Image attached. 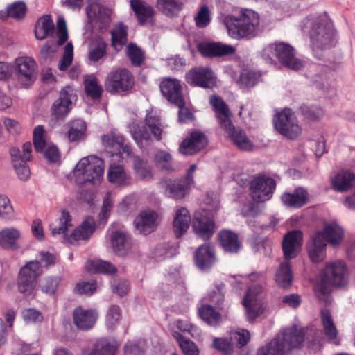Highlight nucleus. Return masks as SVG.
<instances>
[{
	"instance_id": "nucleus-1",
	"label": "nucleus",
	"mask_w": 355,
	"mask_h": 355,
	"mask_svg": "<svg viewBox=\"0 0 355 355\" xmlns=\"http://www.w3.org/2000/svg\"><path fill=\"white\" fill-rule=\"evenodd\" d=\"M259 16L254 10L241 8L237 15H228L224 24L229 35L233 39H252L259 32Z\"/></svg>"
},
{
	"instance_id": "nucleus-2",
	"label": "nucleus",
	"mask_w": 355,
	"mask_h": 355,
	"mask_svg": "<svg viewBox=\"0 0 355 355\" xmlns=\"http://www.w3.org/2000/svg\"><path fill=\"white\" fill-rule=\"evenodd\" d=\"M304 340L303 330L294 325L281 331L275 338L260 347L257 355H284L293 349L300 347Z\"/></svg>"
},
{
	"instance_id": "nucleus-3",
	"label": "nucleus",
	"mask_w": 355,
	"mask_h": 355,
	"mask_svg": "<svg viewBox=\"0 0 355 355\" xmlns=\"http://www.w3.org/2000/svg\"><path fill=\"white\" fill-rule=\"evenodd\" d=\"M104 171L103 161L96 156H89L81 159L74 171L75 182L80 186L87 183L99 182Z\"/></svg>"
},
{
	"instance_id": "nucleus-4",
	"label": "nucleus",
	"mask_w": 355,
	"mask_h": 355,
	"mask_svg": "<svg viewBox=\"0 0 355 355\" xmlns=\"http://www.w3.org/2000/svg\"><path fill=\"white\" fill-rule=\"evenodd\" d=\"M135 85L133 73L125 68L110 71L105 80V88L111 94L125 96L132 92Z\"/></svg>"
},
{
	"instance_id": "nucleus-5",
	"label": "nucleus",
	"mask_w": 355,
	"mask_h": 355,
	"mask_svg": "<svg viewBox=\"0 0 355 355\" xmlns=\"http://www.w3.org/2000/svg\"><path fill=\"white\" fill-rule=\"evenodd\" d=\"M43 273L41 263L37 261H30L22 266L17 279V286L19 293L26 297L34 294L36 283Z\"/></svg>"
},
{
	"instance_id": "nucleus-6",
	"label": "nucleus",
	"mask_w": 355,
	"mask_h": 355,
	"mask_svg": "<svg viewBox=\"0 0 355 355\" xmlns=\"http://www.w3.org/2000/svg\"><path fill=\"white\" fill-rule=\"evenodd\" d=\"M313 51L329 49L335 45V33L331 26L320 19H316L309 31Z\"/></svg>"
},
{
	"instance_id": "nucleus-7",
	"label": "nucleus",
	"mask_w": 355,
	"mask_h": 355,
	"mask_svg": "<svg viewBox=\"0 0 355 355\" xmlns=\"http://www.w3.org/2000/svg\"><path fill=\"white\" fill-rule=\"evenodd\" d=\"M196 168V164H193L189 166L184 178L166 180V195L175 200L183 199L189 195L195 182L193 173Z\"/></svg>"
},
{
	"instance_id": "nucleus-8",
	"label": "nucleus",
	"mask_w": 355,
	"mask_h": 355,
	"mask_svg": "<svg viewBox=\"0 0 355 355\" xmlns=\"http://www.w3.org/2000/svg\"><path fill=\"white\" fill-rule=\"evenodd\" d=\"M275 128L282 135L293 139L302 132L301 127L291 109H284L273 119Z\"/></svg>"
},
{
	"instance_id": "nucleus-9",
	"label": "nucleus",
	"mask_w": 355,
	"mask_h": 355,
	"mask_svg": "<svg viewBox=\"0 0 355 355\" xmlns=\"http://www.w3.org/2000/svg\"><path fill=\"white\" fill-rule=\"evenodd\" d=\"M276 189V182L272 178L258 175L250 184V194L254 201L263 202L270 200Z\"/></svg>"
},
{
	"instance_id": "nucleus-10",
	"label": "nucleus",
	"mask_w": 355,
	"mask_h": 355,
	"mask_svg": "<svg viewBox=\"0 0 355 355\" xmlns=\"http://www.w3.org/2000/svg\"><path fill=\"white\" fill-rule=\"evenodd\" d=\"M77 101V94L71 87H64L60 92L59 98L53 103L52 114L57 120H64Z\"/></svg>"
},
{
	"instance_id": "nucleus-11",
	"label": "nucleus",
	"mask_w": 355,
	"mask_h": 355,
	"mask_svg": "<svg viewBox=\"0 0 355 355\" xmlns=\"http://www.w3.org/2000/svg\"><path fill=\"white\" fill-rule=\"evenodd\" d=\"M32 144L26 142L23 145V155L19 148H12L10 150L12 162L15 171L21 180L28 179L31 172L26 162L31 158Z\"/></svg>"
},
{
	"instance_id": "nucleus-12",
	"label": "nucleus",
	"mask_w": 355,
	"mask_h": 355,
	"mask_svg": "<svg viewBox=\"0 0 355 355\" xmlns=\"http://www.w3.org/2000/svg\"><path fill=\"white\" fill-rule=\"evenodd\" d=\"M263 291V287L257 284L248 288L243 300V304L246 310L248 321L252 322L263 312V308L261 305L259 299V295Z\"/></svg>"
},
{
	"instance_id": "nucleus-13",
	"label": "nucleus",
	"mask_w": 355,
	"mask_h": 355,
	"mask_svg": "<svg viewBox=\"0 0 355 355\" xmlns=\"http://www.w3.org/2000/svg\"><path fill=\"white\" fill-rule=\"evenodd\" d=\"M187 83L192 86L213 88L216 85V78L213 71L206 67H195L185 75Z\"/></svg>"
},
{
	"instance_id": "nucleus-14",
	"label": "nucleus",
	"mask_w": 355,
	"mask_h": 355,
	"mask_svg": "<svg viewBox=\"0 0 355 355\" xmlns=\"http://www.w3.org/2000/svg\"><path fill=\"white\" fill-rule=\"evenodd\" d=\"M348 279V270L343 261H337L326 266L324 280L336 287L345 285Z\"/></svg>"
},
{
	"instance_id": "nucleus-15",
	"label": "nucleus",
	"mask_w": 355,
	"mask_h": 355,
	"mask_svg": "<svg viewBox=\"0 0 355 355\" xmlns=\"http://www.w3.org/2000/svg\"><path fill=\"white\" fill-rule=\"evenodd\" d=\"M101 139L103 146L110 150L112 155L121 156L125 154L128 157L132 156L131 146L124 144L125 138L116 131L112 130L109 134L103 135Z\"/></svg>"
},
{
	"instance_id": "nucleus-16",
	"label": "nucleus",
	"mask_w": 355,
	"mask_h": 355,
	"mask_svg": "<svg viewBox=\"0 0 355 355\" xmlns=\"http://www.w3.org/2000/svg\"><path fill=\"white\" fill-rule=\"evenodd\" d=\"M276 58L290 69L298 71L304 67L303 62L295 57V49L285 42H277Z\"/></svg>"
},
{
	"instance_id": "nucleus-17",
	"label": "nucleus",
	"mask_w": 355,
	"mask_h": 355,
	"mask_svg": "<svg viewBox=\"0 0 355 355\" xmlns=\"http://www.w3.org/2000/svg\"><path fill=\"white\" fill-rule=\"evenodd\" d=\"M302 242L303 234L300 230H291L284 236L282 248L285 260L289 261L297 256Z\"/></svg>"
},
{
	"instance_id": "nucleus-18",
	"label": "nucleus",
	"mask_w": 355,
	"mask_h": 355,
	"mask_svg": "<svg viewBox=\"0 0 355 355\" xmlns=\"http://www.w3.org/2000/svg\"><path fill=\"white\" fill-rule=\"evenodd\" d=\"M207 144L208 140L204 133L193 131L182 141L179 151L185 155H193L205 148Z\"/></svg>"
},
{
	"instance_id": "nucleus-19",
	"label": "nucleus",
	"mask_w": 355,
	"mask_h": 355,
	"mask_svg": "<svg viewBox=\"0 0 355 355\" xmlns=\"http://www.w3.org/2000/svg\"><path fill=\"white\" fill-rule=\"evenodd\" d=\"M159 88L162 96L171 104L180 103L184 98L182 85L177 78H164L159 83Z\"/></svg>"
},
{
	"instance_id": "nucleus-20",
	"label": "nucleus",
	"mask_w": 355,
	"mask_h": 355,
	"mask_svg": "<svg viewBox=\"0 0 355 355\" xmlns=\"http://www.w3.org/2000/svg\"><path fill=\"white\" fill-rule=\"evenodd\" d=\"M192 226L197 234L204 240L210 239L214 234V219L205 211H196L194 214Z\"/></svg>"
},
{
	"instance_id": "nucleus-21",
	"label": "nucleus",
	"mask_w": 355,
	"mask_h": 355,
	"mask_svg": "<svg viewBox=\"0 0 355 355\" xmlns=\"http://www.w3.org/2000/svg\"><path fill=\"white\" fill-rule=\"evenodd\" d=\"M18 70V80L21 85L27 87L36 79V62L30 57H22L16 60Z\"/></svg>"
},
{
	"instance_id": "nucleus-22",
	"label": "nucleus",
	"mask_w": 355,
	"mask_h": 355,
	"mask_svg": "<svg viewBox=\"0 0 355 355\" xmlns=\"http://www.w3.org/2000/svg\"><path fill=\"white\" fill-rule=\"evenodd\" d=\"M194 261L202 271L209 270L216 262L215 248L211 243L199 246L194 253Z\"/></svg>"
},
{
	"instance_id": "nucleus-23",
	"label": "nucleus",
	"mask_w": 355,
	"mask_h": 355,
	"mask_svg": "<svg viewBox=\"0 0 355 355\" xmlns=\"http://www.w3.org/2000/svg\"><path fill=\"white\" fill-rule=\"evenodd\" d=\"M86 13L90 23L99 22L101 28H106L110 21V10L97 1H91L86 7Z\"/></svg>"
},
{
	"instance_id": "nucleus-24",
	"label": "nucleus",
	"mask_w": 355,
	"mask_h": 355,
	"mask_svg": "<svg viewBox=\"0 0 355 355\" xmlns=\"http://www.w3.org/2000/svg\"><path fill=\"white\" fill-rule=\"evenodd\" d=\"M306 250L309 259L313 263H319L326 257L327 243L321 239L320 234H315L311 236L310 241L307 243Z\"/></svg>"
},
{
	"instance_id": "nucleus-25",
	"label": "nucleus",
	"mask_w": 355,
	"mask_h": 355,
	"mask_svg": "<svg viewBox=\"0 0 355 355\" xmlns=\"http://www.w3.org/2000/svg\"><path fill=\"white\" fill-rule=\"evenodd\" d=\"M198 51L204 57L214 58L231 55L235 49L231 45L223 44L220 42L200 43L197 46Z\"/></svg>"
},
{
	"instance_id": "nucleus-26",
	"label": "nucleus",
	"mask_w": 355,
	"mask_h": 355,
	"mask_svg": "<svg viewBox=\"0 0 355 355\" xmlns=\"http://www.w3.org/2000/svg\"><path fill=\"white\" fill-rule=\"evenodd\" d=\"M209 103L213 107L216 117L221 128H228L231 125L230 117L232 113L228 105L223 99L218 96H211Z\"/></svg>"
},
{
	"instance_id": "nucleus-27",
	"label": "nucleus",
	"mask_w": 355,
	"mask_h": 355,
	"mask_svg": "<svg viewBox=\"0 0 355 355\" xmlns=\"http://www.w3.org/2000/svg\"><path fill=\"white\" fill-rule=\"evenodd\" d=\"M157 214L153 211H141L134 220L136 230L141 234L147 235L156 227Z\"/></svg>"
},
{
	"instance_id": "nucleus-28",
	"label": "nucleus",
	"mask_w": 355,
	"mask_h": 355,
	"mask_svg": "<svg viewBox=\"0 0 355 355\" xmlns=\"http://www.w3.org/2000/svg\"><path fill=\"white\" fill-rule=\"evenodd\" d=\"M96 229V222L92 216H88L67 237V241L71 244H75L80 240H87L94 233Z\"/></svg>"
},
{
	"instance_id": "nucleus-29",
	"label": "nucleus",
	"mask_w": 355,
	"mask_h": 355,
	"mask_svg": "<svg viewBox=\"0 0 355 355\" xmlns=\"http://www.w3.org/2000/svg\"><path fill=\"white\" fill-rule=\"evenodd\" d=\"M73 318L74 324L79 329L89 330L94 326L97 314L93 310H85L78 307L73 311Z\"/></svg>"
},
{
	"instance_id": "nucleus-30",
	"label": "nucleus",
	"mask_w": 355,
	"mask_h": 355,
	"mask_svg": "<svg viewBox=\"0 0 355 355\" xmlns=\"http://www.w3.org/2000/svg\"><path fill=\"white\" fill-rule=\"evenodd\" d=\"M229 135L234 144L240 150L248 151L253 148V144L248 137L244 130L234 127L231 122L228 128H222Z\"/></svg>"
},
{
	"instance_id": "nucleus-31",
	"label": "nucleus",
	"mask_w": 355,
	"mask_h": 355,
	"mask_svg": "<svg viewBox=\"0 0 355 355\" xmlns=\"http://www.w3.org/2000/svg\"><path fill=\"white\" fill-rule=\"evenodd\" d=\"M218 238L220 245L225 252L238 253L241 248L238 234L231 230H223L219 232Z\"/></svg>"
},
{
	"instance_id": "nucleus-32",
	"label": "nucleus",
	"mask_w": 355,
	"mask_h": 355,
	"mask_svg": "<svg viewBox=\"0 0 355 355\" xmlns=\"http://www.w3.org/2000/svg\"><path fill=\"white\" fill-rule=\"evenodd\" d=\"M107 179L109 182L119 187H125L131 184L132 178L128 175L122 165L111 164L108 172Z\"/></svg>"
},
{
	"instance_id": "nucleus-33",
	"label": "nucleus",
	"mask_w": 355,
	"mask_h": 355,
	"mask_svg": "<svg viewBox=\"0 0 355 355\" xmlns=\"http://www.w3.org/2000/svg\"><path fill=\"white\" fill-rule=\"evenodd\" d=\"M315 234H320L321 239L332 246L340 245L344 236L343 230L336 223L326 225L322 231H317Z\"/></svg>"
},
{
	"instance_id": "nucleus-34",
	"label": "nucleus",
	"mask_w": 355,
	"mask_h": 355,
	"mask_svg": "<svg viewBox=\"0 0 355 355\" xmlns=\"http://www.w3.org/2000/svg\"><path fill=\"white\" fill-rule=\"evenodd\" d=\"M282 201L284 205L294 208H300L306 204L309 193L303 188H297L293 193L285 192L282 195Z\"/></svg>"
},
{
	"instance_id": "nucleus-35",
	"label": "nucleus",
	"mask_w": 355,
	"mask_h": 355,
	"mask_svg": "<svg viewBox=\"0 0 355 355\" xmlns=\"http://www.w3.org/2000/svg\"><path fill=\"white\" fill-rule=\"evenodd\" d=\"M293 279V275L291 270L289 261L285 260L282 262L277 268L275 280L277 285L282 288H288L291 286Z\"/></svg>"
},
{
	"instance_id": "nucleus-36",
	"label": "nucleus",
	"mask_w": 355,
	"mask_h": 355,
	"mask_svg": "<svg viewBox=\"0 0 355 355\" xmlns=\"http://www.w3.org/2000/svg\"><path fill=\"white\" fill-rule=\"evenodd\" d=\"M55 30V26L51 15H44L37 21L34 32L37 40H42L51 35Z\"/></svg>"
},
{
	"instance_id": "nucleus-37",
	"label": "nucleus",
	"mask_w": 355,
	"mask_h": 355,
	"mask_svg": "<svg viewBox=\"0 0 355 355\" xmlns=\"http://www.w3.org/2000/svg\"><path fill=\"white\" fill-rule=\"evenodd\" d=\"M20 236V232L16 228H3L0 231V246L4 249L17 250L19 248L17 240Z\"/></svg>"
},
{
	"instance_id": "nucleus-38",
	"label": "nucleus",
	"mask_w": 355,
	"mask_h": 355,
	"mask_svg": "<svg viewBox=\"0 0 355 355\" xmlns=\"http://www.w3.org/2000/svg\"><path fill=\"white\" fill-rule=\"evenodd\" d=\"M191 221L189 211L182 207L176 211L173 221V230L176 237L182 236L188 230Z\"/></svg>"
},
{
	"instance_id": "nucleus-39",
	"label": "nucleus",
	"mask_w": 355,
	"mask_h": 355,
	"mask_svg": "<svg viewBox=\"0 0 355 355\" xmlns=\"http://www.w3.org/2000/svg\"><path fill=\"white\" fill-rule=\"evenodd\" d=\"M133 170L135 175L144 181H149L153 178L151 166L146 159H144L139 156L132 154Z\"/></svg>"
},
{
	"instance_id": "nucleus-40",
	"label": "nucleus",
	"mask_w": 355,
	"mask_h": 355,
	"mask_svg": "<svg viewBox=\"0 0 355 355\" xmlns=\"http://www.w3.org/2000/svg\"><path fill=\"white\" fill-rule=\"evenodd\" d=\"M112 46L117 52L122 50L128 42V27L123 24H119L114 29L111 31Z\"/></svg>"
},
{
	"instance_id": "nucleus-41",
	"label": "nucleus",
	"mask_w": 355,
	"mask_h": 355,
	"mask_svg": "<svg viewBox=\"0 0 355 355\" xmlns=\"http://www.w3.org/2000/svg\"><path fill=\"white\" fill-rule=\"evenodd\" d=\"M130 6L141 25H144L154 15L153 8L144 4L141 0H130Z\"/></svg>"
},
{
	"instance_id": "nucleus-42",
	"label": "nucleus",
	"mask_w": 355,
	"mask_h": 355,
	"mask_svg": "<svg viewBox=\"0 0 355 355\" xmlns=\"http://www.w3.org/2000/svg\"><path fill=\"white\" fill-rule=\"evenodd\" d=\"M87 270L90 272L101 273L104 275H114L117 268L109 261L101 259L89 260L86 264Z\"/></svg>"
},
{
	"instance_id": "nucleus-43",
	"label": "nucleus",
	"mask_w": 355,
	"mask_h": 355,
	"mask_svg": "<svg viewBox=\"0 0 355 355\" xmlns=\"http://www.w3.org/2000/svg\"><path fill=\"white\" fill-rule=\"evenodd\" d=\"M355 180V174L349 171L338 173L332 180L333 188L340 192L347 191L352 187V182Z\"/></svg>"
},
{
	"instance_id": "nucleus-44",
	"label": "nucleus",
	"mask_w": 355,
	"mask_h": 355,
	"mask_svg": "<svg viewBox=\"0 0 355 355\" xmlns=\"http://www.w3.org/2000/svg\"><path fill=\"white\" fill-rule=\"evenodd\" d=\"M107 53V44L101 37H95L89 46V59L97 62Z\"/></svg>"
},
{
	"instance_id": "nucleus-45",
	"label": "nucleus",
	"mask_w": 355,
	"mask_h": 355,
	"mask_svg": "<svg viewBox=\"0 0 355 355\" xmlns=\"http://www.w3.org/2000/svg\"><path fill=\"white\" fill-rule=\"evenodd\" d=\"M84 87L87 96L91 99L96 101L101 98L103 89L96 76H89L86 78L84 80Z\"/></svg>"
},
{
	"instance_id": "nucleus-46",
	"label": "nucleus",
	"mask_w": 355,
	"mask_h": 355,
	"mask_svg": "<svg viewBox=\"0 0 355 355\" xmlns=\"http://www.w3.org/2000/svg\"><path fill=\"white\" fill-rule=\"evenodd\" d=\"M110 241L114 252L119 255L125 254L129 248V238L124 232L119 231L112 232Z\"/></svg>"
},
{
	"instance_id": "nucleus-47",
	"label": "nucleus",
	"mask_w": 355,
	"mask_h": 355,
	"mask_svg": "<svg viewBox=\"0 0 355 355\" xmlns=\"http://www.w3.org/2000/svg\"><path fill=\"white\" fill-rule=\"evenodd\" d=\"M67 137L70 141H78L82 139L87 129L86 123L81 119L71 121L67 124Z\"/></svg>"
},
{
	"instance_id": "nucleus-48",
	"label": "nucleus",
	"mask_w": 355,
	"mask_h": 355,
	"mask_svg": "<svg viewBox=\"0 0 355 355\" xmlns=\"http://www.w3.org/2000/svg\"><path fill=\"white\" fill-rule=\"evenodd\" d=\"M321 321L327 339L329 341L336 340L338 332L329 310L323 309L321 311Z\"/></svg>"
},
{
	"instance_id": "nucleus-49",
	"label": "nucleus",
	"mask_w": 355,
	"mask_h": 355,
	"mask_svg": "<svg viewBox=\"0 0 355 355\" xmlns=\"http://www.w3.org/2000/svg\"><path fill=\"white\" fill-rule=\"evenodd\" d=\"M198 313L200 318L210 326L216 327L221 322V314L210 305H202L198 309Z\"/></svg>"
},
{
	"instance_id": "nucleus-50",
	"label": "nucleus",
	"mask_w": 355,
	"mask_h": 355,
	"mask_svg": "<svg viewBox=\"0 0 355 355\" xmlns=\"http://www.w3.org/2000/svg\"><path fill=\"white\" fill-rule=\"evenodd\" d=\"M116 349L115 342L104 338L95 344L89 355H115Z\"/></svg>"
},
{
	"instance_id": "nucleus-51",
	"label": "nucleus",
	"mask_w": 355,
	"mask_h": 355,
	"mask_svg": "<svg viewBox=\"0 0 355 355\" xmlns=\"http://www.w3.org/2000/svg\"><path fill=\"white\" fill-rule=\"evenodd\" d=\"M145 123L156 140L160 141L162 129L159 116L153 112L147 113L145 117Z\"/></svg>"
},
{
	"instance_id": "nucleus-52",
	"label": "nucleus",
	"mask_w": 355,
	"mask_h": 355,
	"mask_svg": "<svg viewBox=\"0 0 355 355\" xmlns=\"http://www.w3.org/2000/svg\"><path fill=\"white\" fill-rule=\"evenodd\" d=\"M72 218L69 213L66 210H62L59 218L58 224H51L50 228L53 235L64 234L69 227L72 226Z\"/></svg>"
},
{
	"instance_id": "nucleus-53",
	"label": "nucleus",
	"mask_w": 355,
	"mask_h": 355,
	"mask_svg": "<svg viewBox=\"0 0 355 355\" xmlns=\"http://www.w3.org/2000/svg\"><path fill=\"white\" fill-rule=\"evenodd\" d=\"M155 162L160 170L166 172L174 171L171 155L165 150H158L155 155Z\"/></svg>"
},
{
	"instance_id": "nucleus-54",
	"label": "nucleus",
	"mask_w": 355,
	"mask_h": 355,
	"mask_svg": "<svg viewBox=\"0 0 355 355\" xmlns=\"http://www.w3.org/2000/svg\"><path fill=\"white\" fill-rule=\"evenodd\" d=\"M126 55L134 67H140L144 61V51L134 43L126 46Z\"/></svg>"
},
{
	"instance_id": "nucleus-55",
	"label": "nucleus",
	"mask_w": 355,
	"mask_h": 355,
	"mask_svg": "<svg viewBox=\"0 0 355 355\" xmlns=\"http://www.w3.org/2000/svg\"><path fill=\"white\" fill-rule=\"evenodd\" d=\"M178 340L180 347L185 355H198L199 350L197 345L189 339H186L181 334L175 332L173 335Z\"/></svg>"
},
{
	"instance_id": "nucleus-56",
	"label": "nucleus",
	"mask_w": 355,
	"mask_h": 355,
	"mask_svg": "<svg viewBox=\"0 0 355 355\" xmlns=\"http://www.w3.org/2000/svg\"><path fill=\"white\" fill-rule=\"evenodd\" d=\"M130 132L133 139L139 148L142 147V141L150 139L149 132L144 125L135 123L130 127Z\"/></svg>"
},
{
	"instance_id": "nucleus-57",
	"label": "nucleus",
	"mask_w": 355,
	"mask_h": 355,
	"mask_svg": "<svg viewBox=\"0 0 355 355\" xmlns=\"http://www.w3.org/2000/svg\"><path fill=\"white\" fill-rule=\"evenodd\" d=\"M61 279L58 277H46L40 282V286L42 291L46 295H54L60 284Z\"/></svg>"
},
{
	"instance_id": "nucleus-58",
	"label": "nucleus",
	"mask_w": 355,
	"mask_h": 355,
	"mask_svg": "<svg viewBox=\"0 0 355 355\" xmlns=\"http://www.w3.org/2000/svg\"><path fill=\"white\" fill-rule=\"evenodd\" d=\"M229 337L234 347L236 346L239 348H241L246 345L250 341V334L246 329H240L239 331H232Z\"/></svg>"
},
{
	"instance_id": "nucleus-59",
	"label": "nucleus",
	"mask_w": 355,
	"mask_h": 355,
	"mask_svg": "<svg viewBox=\"0 0 355 355\" xmlns=\"http://www.w3.org/2000/svg\"><path fill=\"white\" fill-rule=\"evenodd\" d=\"M182 3L178 0H157V7L166 15H171L182 8Z\"/></svg>"
},
{
	"instance_id": "nucleus-60",
	"label": "nucleus",
	"mask_w": 355,
	"mask_h": 355,
	"mask_svg": "<svg viewBox=\"0 0 355 355\" xmlns=\"http://www.w3.org/2000/svg\"><path fill=\"white\" fill-rule=\"evenodd\" d=\"M213 347L223 355H232L234 352L233 344L230 337L215 338L213 340Z\"/></svg>"
},
{
	"instance_id": "nucleus-61",
	"label": "nucleus",
	"mask_w": 355,
	"mask_h": 355,
	"mask_svg": "<svg viewBox=\"0 0 355 355\" xmlns=\"http://www.w3.org/2000/svg\"><path fill=\"white\" fill-rule=\"evenodd\" d=\"M26 5L24 1H16L7 7V15L15 19H22L26 12Z\"/></svg>"
},
{
	"instance_id": "nucleus-62",
	"label": "nucleus",
	"mask_w": 355,
	"mask_h": 355,
	"mask_svg": "<svg viewBox=\"0 0 355 355\" xmlns=\"http://www.w3.org/2000/svg\"><path fill=\"white\" fill-rule=\"evenodd\" d=\"M44 133L45 130L42 125H37L34 128L33 139L35 151L37 153H42L46 146Z\"/></svg>"
},
{
	"instance_id": "nucleus-63",
	"label": "nucleus",
	"mask_w": 355,
	"mask_h": 355,
	"mask_svg": "<svg viewBox=\"0 0 355 355\" xmlns=\"http://www.w3.org/2000/svg\"><path fill=\"white\" fill-rule=\"evenodd\" d=\"M300 110L305 118L312 121L319 120L324 116L322 109L317 106L302 105Z\"/></svg>"
},
{
	"instance_id": "nucleus-64",
	"label": "nucleus",
	"mask_w": 355,
	"mask_h": 355,
	"mask_svg": "<svg viewBox=\"0 0 355 355\" xmlns=\"http://www.w3.org/2000/svg\"><path fill=\"white\" fill-rule=\"evenodd\" d=\"M73 57V47L72 44L68 43L64 47V55L59 64L60 71H65L71 64Z\"/></svg>"
}]
</instances>
